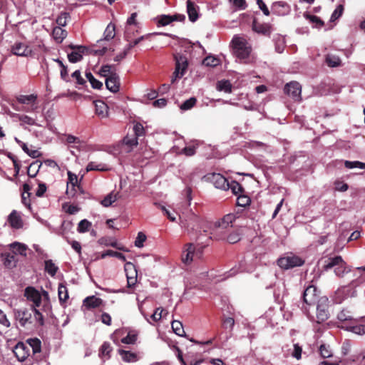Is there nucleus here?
<instances>
[{
  "label": "nucleus",
  "mask_w": 365,
  "mask_h": 365,
  "mask_svg": "<svg viewBox=\"0 0 365 365\" xmlns=\"http://www.w3.org/2000/svg\"><path fill=\"white\" fill-rule=\"evenodd\" d=\"M25 297L33 302V312L34 318L41 325L43 324V317L41 310L49 312L51 308L48 293L44 290L41 292L32 287H28L25 289Z\"/></svg>",
  "instance_id": "obj_1"
},
{
  "label": "nucleus",
  "mask_w": 365,
  "mask_h": 365,
  "mask_svg": "<svg viewBox=\"0 0 365 365\" xmlns=\"http://www.w3.org/2000/svg\"><path fill=\"white\" fill-rule=\"evenodd\" d=\"M235 220V215L227 214L223 218L215 222L211 227L210 238L215 240L225 239L227 233L232 227L233 222Z\"/></svg>",
  "instance_id": "obj_2"
},
{
  "label": "nucleus",
  "mask_w": 365,
  "mask_h": 365,
  "mask_svg": "<svg viewBox=\"0 0 365 365\" xmlns=\"http://www.w3.org/2000/svg\"><path fill=\"white\" fill-rule=\"evenodd\" d=\"M319 263L323 264V271L334 269V274L339 277H343L346 273L349 272L351 270L341 256L322 259Z\"/></svg>",
  "instance_id": "obj_3"
},
{
  "label": "nucleus",
  "mask_w": 365,
  "mask_h": 365,
  "mask_svg": "<svg viewBox=\"0 0 365 365\" xmlns=\"http://www.w3.org/2000/svg\"><path fill=\"white\" fill-rule=\"evenodd\" d=\"M232 44L233 53L237 58L245 60L250 56L251 46L244 37L235 36Z\"/></svg>",
  "instance_id": "obj_4"
},
{
  "label": "nucleus",
  "mask_w": 365,
  "mask_h": 365,
  "mask_svg": "<svg viewBox=\"0 0 365 365\" xmlns=\"http://www.w3.org/2000/svg\"><path fill=\"white\" fill-rule=\"evenodd\" d=\"M16 101L20 106H14V108L17 111L32 113L38 108L37 95L36 94L19 95L16 96Z\"/></svg>",
  "instance_id": "obj_5"
},
{
  "label": "nucleus",
  "mask_w": 365,
  "mask_h": 365,
  "mask_svg": "<svg viewBox=\"0 0 365 365\" xmlns=\"http://www.w3.org/2000/svg\"><path fill=\"white\" fill-rule=\"evenodd\" d=\"M204 220L195 213H191L185 219L180 221L182 227H184L188 234L201 230L206 232L204 229Z\"/></svg>",
  "instance_id": "obj_6"
},
{
  "label": "nucleus",
  "mask_w": 365,
  "mask_h": 365,
  "mask_svg": "<svg viewBox=\"0 0 365 365\" xmlns=\"http://www.w3.org/2000/svg\"><path fill=\"white\" fill-rule=\"evenodd\" d=\"M202 247L193 243L186 244L182 250V261L184 264H190L191 262L201 258Z\"/></svg>",
  "instance_id": "obj_7"
},
{
  "label": "nucleus",
  "mask_w": 365,
  "mask_h": 365,
  "mask_svg": "<svg viewBox=\"0 0 365 365\" xmlns=\"http://www.w3.org/2000/svg\"><path fill=\"white\" fill-rule=\"evenodd\" d=\"M115 36V27L113 24H109L105 31H104V38L103 39H101L97 41V45L95 46L102 47L101 49L96 48L93 49V52L96 55L102 56L107 51V46L104 43L105 41H110L113 39Z\"/></svg>",
  "instance_id": "obj_8"
},
{
  "label": "nucleus",
  "mask_w": 365,
  "mask_h": 365,
  "mask_svg": "<svg viewBox=\"0 0 365 365\" xmlns=\"http://www.w3.org/2000/svg\"><path fill=\"white\" fill-rule=\"evenodd\" d=\"M316 320L318 323L323 322L329 317V299L325 297H320L317 302Z\"/></svg>",
  "instance_id": "obj_9"
},
{
  "label": "nucleus",
  "mask_w": 365,
  "mask_h": 365,
  "mask_svg": "<svg viewBox=\"0 0 365 365\" xmlns=\"http://www.w3.org/2000/svg\"><path fill=\"white\" fill-rule=\"evenodd\" d=\"M304 260L292 253L283 256L278 259L277 264L284 269H292L294 267H299L304 264Z\"/></svg>",
  "instance_id": "obj_10"
},
{
  "label": "nucleus",
  "mask_w": 365,
  "mask_h": 365,
  "mask_svg": "<svg viewBox=\"0 0 365 365\" xmlns=\"http://www.w3.org/2000/svg\"><path fill=\"white\" fill-rule=\"evenodd\" d=\"M356 294V291L354 282L348 286H344L339 288L334 294V301L336 303H341L344 300L349 297H354Z\"/></svg>",
  "instance_id": "obj_11"
},
{
  "label": "nucleus",
  "mask_w": 365,
  "mask_h": 365,
  "mask_svg": "<svg viewBox=\"0 0 365 365\" xmlns=\"http://www.w3.org/2000/svg\"><path fill=\"white\" fill-rule=\"evenodd\" d=\"M284 93L294 101H300L302 99V86L297 81H292L284 86Z\"/></svg>",
  "instance_id": "obj_12"
},
{
  "label": "nucleus",
  "mask_w": 365,
  "mask_h": 365,
  "mask_svg": "<svg viewBox=\"0 0 365 365\" xmlns=\"http://www.w3.org/2000/svg\"><path fill=\"white\" fill-rule=\"evenodd\" d=\"M11 52L18 56H29L32 54V49L24 42L16 41L11 46Z\"/></svg>",
  "instance_id": "obj_13"
},
{
  "label": "nucleus",
  "mask_w": 365,
  "mask_h": 365,
  "mask_svg": "<svg viewBox=\"0 0 365 365\" xmlns=\"http://www.w3.org/2000/svg\"><path fill=\"white\" fill-rule=\"evenodd\" d=\"M319 298L317 287L314 285L309 286L304 292V302L309 306L317 303Z\"/></svg>",
  "instance_id": "obj_14"
},
{
  "label": "nucleus",
  "mask_w": 365,
  "mask_h": 365,
  "mask_svg": "<svg viewBox=\"0 0 365 365\" xmlns=\"http://www.w3.org/2000/svg\"><path fill=\"white\" fill-rule=\"evenodd\" d=\"M175 77H182L185 74L188 63L187 59L185 56L182 55H177L175 56Z\"/></svg>",
  "instance_id": "obj_15"
},
{
  "label": "nucleus",
  "mask_w": 365,
  "mask_h": 365,
  "mask_svg": "<svg viewBox=\"0 0 365 365\" xmlns=\"http://www.w3.org/2000/svg\"><path fill=\"white\" fill-rule=\"evenodd\" d=\"M13 351L19 361H24L29 356L30 349L26 344L19 342Z\"/></svg>",
  "instance_id": "obj_16"
},
{
  "label": "nucleus",
  "mask_w": 365,
  "mask_h": 365,
  "mask_svg": "<svg viewBox=\"0 0 365 365\" xmlns=\"http://www.w3.org/2000/svg\"><path fill=\"white\" fill-rule=\"evenodd\" d=\"M124 269L126 273L128 286L130 287L136 282L137 271L135 265L131 262H126L125 264Z\"/></svg>",
  "instance_id": "obj_17"
},
{
  "label": "nucleus",
  "mask_w": 365,
  "mask_h": 365,
  "mask_svg": "<svg viewBox=\"0 0 365 365\" xmlns=\"http://www.w3.org/2000/svg\"><path fill=\"white\" fill-rule=\"evenodd\" d=\"M271 10L278 16H284L290 12V6L284 1H276L272 4Z\"/></svg>",
  "instance_id": "obj_18"
},
{
  "label": "nucleus",
  "mask_w": 365,
  "mask_h": 365,
  "mask_svg": "<svg viewBox=\"0 0 365 365\" xmlns=\"http://www.w3.org/2000/svg\"><path fill=\"white\" fill-rule=\"evenodd\" d=\"M14 316L20 324L24 327L26 324L31 323V314L26 309L14 310Z\"/></svg>",
  "instance_id": "obj_19"
},
{
  "label": "nucleus",
  "mask_w": 365,
  "mask_h": 365,
  "mask_svg": "<svg viewBox=\"0 0 365 365\" xmlns=\"http://www.w3.org/2000/svg\"><path fill=\"white\" fill-rule=\"evenodd\" d=\"M73 51L68 54V61L71 63L80 61L83 58V53L86 51V48L81 46H71Z\"/></svg>",
  "instance_id": "obj_20"
},
{
  "label": "nucleus",
  "mask_w": 365,
  "mask_h": 365,
  "mask_svg": "<svg viewBox=\"0 0 365 365\" xmlns=\"http://www.w3.org/2000/svg\"><path fill=\"white\" fill-rule=\"evenodd\" d=\"M210 180L217 188L227 190V188L229 187L227 180L219 173H213L210 178Z\"/></svg>",
  "instance_id": "obj_21"
},
{
  "label": "nucleus",
  "mask_w": 365,
  "mask_h": 365,
  "mask_svg": "<svg viewBox=\"0 0 365 365\" xmlns=\"http://www.w3.org/2000/svg\"><path fill=\"white\" fill-rule=\"evenodd\" d=\"M96 114L101 118H105L108 116V107L101 100L94 101Z\"/></svg>",
  "instance_id": "obj_22"
},
{
  "label": "nucleus",
  "mask_w": 365,
  "mask_h": 365,
  "mask_svg": "<svg viewBox=\"0 0 365 365\" xmlns=\"http://www.w3.org/2000/svg\"><path fill=\"white\" fill-rule=\"evenodd\" d=\"M106 88L113 93H116L119 90L120 82L117 74H113L106 79Z\"/></svg>",
  "instance_id": "obj_23"
},
{
  "label": "nucleus",
  "mask_w": 365,
  "mask_h": 365,
  "mask_svg": "<svg viewBox=\"0 0 365 365\" xmlns=\"http://www.w3.org/2000/svg\"><path fill=\"white\" fill-rule=\"evenodd\" d=\"M185 19L184 15L177 14L173 16L162 15L158 17V24L161 26H167L174 21H182Z\"/></svg>",
  "instance_id": "obj_24"
},
{
  "label": "nucleus",
  "mask_w": 365,
  "mask_h": 365,
  "mask_svg": "<svg viewBox=\"0 0 365 365\" xmlns=\"http://www.w3.org/2000/svg\"><path fill=\"white\" fill-rule=\"evenodd\" d=\"M8 222L11 227L19 229L23 226V222L21 216L16 210H13L8 217Z\"/></svg>",
  "instance_id": "obj_25"
},
{
  "label": "nucleus",
  "mask_w": 365,
  "mask_h": 365,
  "mask_svg": "<svg viewBox=\"0 0 365 365\" xmlns=\"http://www.w3.org/2000/svg\"><path fill=\"white\" fill-rule=\"evenodd\" d=\"M138 144L137 136L128 134L123 140V145L127 147V152H130Z\"/></svg>",
  "instance_id": "obj_26"
},
{
  "label": "nucleus",
  "mask_w": 365,
  "mask_h": 365,
  "mask_svg": "<svg viewBox=\"0 0 365 365\" xmlns=\"http://www.w3.org/2000/svg\"><path fill=\"white\" fill-rule=\"evenodd\" d=\"M102 303L103 300L95 296L88 297L83 300V305L88 309L99 307Z\"/></svg>",
  "instance_id": "obj_27"
},
{
  "label": "nucleus",
  "mask_w": 365,
  "mask_h": 365,
  "mask_svg": "<svg viewBox=\"0 0 365 365\" xmlns=\"http://www.w3.org/2000/svg\"><path fill=\"white\" fill-rule=\"evenodd\" d=\"M86 171H108L110 168L107 164L97 162H90L86 166Z\"/></svg>",
  "instance_id": "obj_28"
},
{
  "label": "nucleus",
  "mask_w": 365,
  "mask_h": 365,
  "mask_svg": "<svg viewBox=\"0 0 365 365\" xmlns=\"http://www.w3.org/2000/svg\"><path fill=\"white\" fill-rule=\"evenodd\" d=\"M187 11L191 21H195L198 18V14L195 4L191 0L187 1Z\"/></svg>",
  "instance_id": "obj_29"
},
{
  "label": "nucleus",
  "mask_w": 365,
  "mask_h": 365,
  "mask_svg": "<svg viewBox=\"0 0 365 365\" xmlns=\"http://www.w3.org/2000/svg\"><path fill=\"white\" fill-rule=\"evenodd\" d=\"M10 247L14 255H21L22 256L26 255L27 247L26 245L15 242L11 244Z\"/></svg>",
  "instance_id": "obj_30"
},
{
  "label": "nucleus",
  "mask_w": 365,
  "mask_h": 365,
  "mask_svg": "<svg viewBox=\"0 0 365 365\" xmlns=\"http://www.w3.org/2000/svg\"><path fill=\"white\" fill-rule=\"evenodd\" d=\"M53 37L58 43H61L66 37L67 32L62 27L56 26L53 30Z\"/></svg>",
  "instance_id": "obj_31"
},
{
  "label": "nucleus",
  "mask_w": 365,
  "mask_h": 365,
  "mask_svg": "<svg viewBox=\"0 0 365 365\" xmlns=\"http://www.w3.org/2000/svg\"><path fill=\"white\" fill-rule=\"evenodd\" d=\"M118 198V193L111 192L107 195L101 202L103 207H108L110 206Z\"/></svg>",
  "instance_id": "obj_32"
},
{
  "label": "nucleus",
  "mask_w": 365,
  "mask_h": 365,
  "mask_svg": "<svg viewBox=\"0 0 365 365\" xmlns=\"http://www.w3.org/2000/svg\"><path fill=\"white\" fill-rule=\"evenodd\" d=\"M41 341L37 338L29 339L26 341V344L29 348H31L34 354H37L41 351Z\"/></svg>",
  "instance_id": "obj_33"
},
{
  "label": "nucleus",
  "mask_w": 365,
  "mask_h": 365,
  "mask_svg": "<svg viewBox=\"0 0 365 365\" xmlns=\"http://www.w3.org/2000/svg\"><path fill=\"white\" fill-rule=\"evenodd\" d=\"M252 29L257 33L266 34L269 31V26L267 24L258 23L256 20L253 21Z\"/></svg>",
  "instance_id": "obj_34"
},
{
  "label": "nucleus",
  "mask_w": 365,
  "mask_h": 365,
  "mask_svg": "<svg viewBox=\"0 0 365 365\" xmlns=\"http://www.w3.org/2000/svg\"><path fill=\"white\" fill-rule=\"evenodd\" d=\"M14 117L16 118L21 122V125H34L36 124L35 120L26 115L14 114Z\"/></svg>",
  "instance_id": "obj_35"
},
{
  "label": "nucleus",
  "mask_w": 365,
  "mask_h": 365,
  "mask_svg": "<svg viewBox=\"0 0 365 365\" xmlns=\"http://www.w3.org/2000/svg\"><path fill=\"white\" fill-rule=\"evenodd\" d=\"M120 354L123 359V360L125 362H135L138 361V356L135 354L124 351V350H120L119 351Z\"/></svg>",
  "instance_id": "obj_36"
},
{
  "label": "nucleus",
  "mask_w": 365,
  "mask_h": 365,
  "mask_svg": "<svg viewBox=\"0 0 365 365\" xmlns=\"http://www.w3.org/2000/svg\"><path fill=\"white\" fill-rule=\"evenodd\" d=\"M111 351L112 347L110 344L108 342L103 343L100 350V357L103 360L108 359L110 358L109 354Z\"/></svg>",
  "instance_id": "obj_37"
},
{
  "label": "nucleus",
  "mask_w": 365,
  "mask_h": 365,
  "mask_svg": "<svg viewBox=\"0 0 365 365\" xmlns=\"http://www.w3.org/2000/svg\"><path fill=\"white\" fill-rule=\"evenodd\" d=\"M99 73L107 78L108 77L113 76V74H116L115 68L110 65L103 66L100 69Z\"/></svg>",
  "instance_id": "obj_38"
},
{
  "label": "nucleus",
  "mask_w": 365,
  "mask_h": 365,
  "mask_svg": "<svg viewBox=\"0 0 365 365\" xmlns=\"http://www.w3.org/2000/svg\"><path fill=\"white\" fill-rule=\"evenodd\" d=\"M171 327L173 331L180 336L185 335V331L182 327V324L178 320H173L171 323Z\"/></svg>",
  "instance_id": "obj_39"
},
{
  "label": "nucleus",
  "mask_w": 365,
  "mask_h": 365,
  "mask_svg": "<svg viewBox=\"0 0 365 365\" xmlns=\"http://www.w3.org/2000/svg\"><path fill=\"white\" fill-rule=\"evenodd\" d=\"M92 226V224L88 220L84 219L79 222L77 227V231L79 233H84L88 232Z\"/></svg>",
  "instance_id": "obj_40"
},
{
  "label": "nucleus",
  "mask_w": 365,
  "mask_h": 365,
  "mask_svg": "<svg viewBox=\"0 0 365 365\" xmlns=\"http://www.w3.org/2000/svg\"><path fill=\"white\" fill-rule=\"evenodd\" d=\"M217 89L220 91L225 93H230L232 91V85L229 81L222 80L218 81L217 84Z\"/></svg>",
  "instance_id": "obj_41"
},
{
  "label": "nucleus",
  "mask_w": 365,
  "mask_h": 365,
  "mask_svg": "<svg viewBox=\"0 0 365 365\" xmlns=\"http://www.w3.org/2000/svg\"><path fill=\"white\" fill-rule=\"evenodd\" d=\"M58 294L61 302H66L68 299V293L66 287L60 284L58 288Z\"/></svg>",
  "instance_id": "obj_42"
},
{
  "label": "nucleus",
  "mask_w": 365,
  "mask_h": 365,
  "mask_svg": "<svg viewBox=\"0 0 365 365\" xmlns=\"http://www.w3.org/2000/svg\"><path fill=\"white\" fill-rule=\"evenodd\" d=\"M45 269L51 276L53 277L56 274L58 268L52 260L48 259L45 261Z\"/></svg>",
  "instance_id": "obj_43"
},
{
  "label": "nucleus",
  "mask_w": 365,
  "mask_h": 365,
  "mask_svg": "<svg viewBox=\"0 0 365 365\" xmlns=\"http://www.w3.org/2000/svg\"><path fill=\"white\" fill-rule=\"evenodd\" d=\"M345 329L359 335H363L365 334V325L363 324L350 325L346 327Z\"/></svg>",
  "instance_id": "obj_44"
},
{
  "label": "nucleus",
  "mask_w": 365,
  "mask_h": 365,
  "mask_svg": "<svg viewBox=\"0 0 365 365\" xmlns=\"http://www.w3.org/2000/svg\"><path fill=\"white\" fill-rule=\"evenodd\" d=\"M345 167L349 169L359 168L365 169V163L359 161H348L346 160L344 163Z\"/></svg>",
  "instance_id": "obj_45"
},
{
  "label": "nucleus",
  "mask_w": 365,
  "mask_h": 365,
  "mask_svg": "<svg viewBox=\"0 0 365 365\" xmlns=\"http://www.w3.org/2000/svg\"><path fill=\"white\" fill-rule=\"evenodd\" d=\"M0 326L5 329H9L11 327L10 320L1 309H0Z\"/></svg>",
  "instance_id": "obj_46"
},
{
  "label": "nucleus",
  "mask_w": 365,
  "mask_h": 365,
  "mask_svg": "<svg viewBox=\"0 0 365 365\" xmlns=\"http://www.w3.org/2000/svg\"><path fill=\"white\" fill-rule=\"evenodd\" d=\"M137 336L136 333L130 331L125 337L122 339L121 341L127 344H133L137 340Z\"/></svg>",
  "instance_id": "obj_47"
},
{
  "label": "nucleus",
  "mask_w": 365,
  "mask_h": 365,
  "mask_svg": "<svg viewBox=\"0 0 365 365\" xmlns=\"http://www.w3.org/2000/svg\"><path fill=\"white\" fill-rule=\"evenodd\" d=\"M197 99L194 97L189 98L185 101L180 106V109L183 110H187L191 109L196 103Z\"/></svg>",
  "instance_id": "obj_48"
},
{
  "label": "nucleus",
  "mask_w": 365,
  "mask_h": 365,
  "mask_svg": "<svg viewBox=\"0 0 365 365\" xmlns=\"http://www.w3.org/2000/svg\"><path fill=\"white\" fill-rule=\"evenodd\" d=\"M326 62L330 67H336L340 65L341 60L339 57L335 56H327Z\"/></svg>",
  "instance_id": "obj_49"
},
{
  "label": "nucleus",
  "mask_w": 365,
  "mask_h": 365,
  "mask_svg": "<svg viewBox=\"0 0 365 365\" xmlns=\"http://www.w3.org/2000/svg\"><path fill=\"white\" fill-rule=\"evenodd\" d=\"M69 18V14L66 12L61 13L56 19L58 26L63 27L67 24V21Z\"/></svg>",
  "instance_id": "obj_50"
},
{
  "label": "nucleus",
  "mask_w": 365,
  "mask_h": 365,
  "mask_svg": "<svg viewBox=\"0 0 365 365\" xmlns=\"http://www.w3.org/2000/svg\"><path fill=\"white\" fill-rule=\"evenodd\" d=\"M68 182L67 187L71 185L73 187L78 183V178L76 174L72 173L71 171H68ZM67 192H68V188H67Z\"/></svg>",
  "instance_id": "obj_51"
},
{
  "label": "nucleus",
  "mask_w": 365,
  "mask_h": 365,
  "mask_svg": "<svg viewBox=\"0 0 365 365\" xmlns=\"http://www.w3.org/2000/svg\"><path fill=\"white\" fill-rule=\"evenodd\" d=\"M320 354L323 358H329L332 356V351L329 346L322 344L319 348Z\"/></svg>",
  "instance_id": "obj_52"
},
{
  "label": "nucleus",
  "mask_w": 365,
  "mask_h": 365,
  "mask_svg": "<svg viewBox=\"0 0 365 365\" xmlns=\"http://www.w3.org/2000/svg\"><path fill=\"white\" fill-rule=\"evenodd\" d=\"M344 11V6L341 4H339L336 6L334 12L332 13L331 16L330 21H334L335 20L338 19L343 14Z\"/></svg>",
  "instance_id": "obj_53"
},
{
  "label": "nucleus",
  "mask_w": 365,
  "mask_h": 365,
  "mask_svg": "<svg viewBox=\"0 0 365 365\" xmlns=\"http://www.w3.org/2000/svg\"><path fill=\"white\" fill-rule=\"evenodd\" d=\"M230 4L238 10H244L247 8L245 0H229Z\"/></svg>",
  "instance_id": "obj_54"
},
{
  "label": "nucleus",
  "mask_w": 365,
  "mask_h": 365,
  "mask_svg": "<svg viewBox=\"0 0 365 365\" xmlns=\"http://www.w3.org/2000/svg\"><path fill=\"white\" fill-rule=\"evenodd\" d=\"M230 189L232 190L233 194L237 195L241 192L242 187L237 182L232 181L231 182H229V187L227 188V190Z\"/></svg>",
  "instance_id": "obj_55"
},
{
  "label": "nucleus",
  "mask_w": 365,
  "mask_h": 365,
  "mask_svg": "<svg viewBox=\"0 0 365 365\" xmlns=\"http://www.w3.org/2000/svg\"><path fill=\"white\" fill-rule=\"evenodd\" d=\"M219 63V60L213 56H207L202 61L206 66H216Z\"/></svg>",
  "instance_id": "obj_56"
},
{
  "label": "nucleus",
  "mask_w": 365,
  "mask_h": 365,
  "mask_svg": "<svg viewBox=\"0 0 365 365\" xmlns=\"http://www.w3.org/2000/svg\"><path fill=\"white\" fill-rule=\"evenodd\" d=\"M16 259L14 255H7L4 259V264L9 268L16 266Z\"/></svg>",
  "instance_id": "obj_57"
},
{
  "label": "nucleus",
  "mask_w": 365,
  "mask_h": 365,
  "mask_svg": "<svg viewBox=\"0 0 365 365\" xmlns=\"http://www.w3.org/2000/svg\"><path fill=\"white\" fill-rule=\"evenodd\" d=\"M133 135L138 137L143 136L144 135V128L142 124L138 123H135L133 126Z\"/></svg>",
  "instance_id": "obj_58"
},
{
  "label": "nucleus",
  "mask_w": 365,
  "mask_h": 365,
  "mask_svg": "<svg viewBox=\"0 0 365 365\" xmlns=\"http://www.w3.org/2000/svg\"><path fill=\"white\" fill-rule=\"evenodd\" d=\"M22 149L27 155L33 158H36L40 155L38 150L30 149L27 145H22Z\"/></svg>",
  "instance_id": "obj_59"
},
{
  "label": "nucleus",
  "mask_w": 365,
  "mask_h": 365,
  "mask_svg": "<svg viewBox=\"0 0 365 365\" xmlns=\"http://www.w3.org/2000/svg\"><path fill=\"white\" fill-rule=\"evenodd\" d=\"M145 240H146L145 235L143 234L141 232H138V236H137V237L135 239V247H140V248L143 247V243L145 242Z\"/></svg>",
  "instance_id": "obj_60"
},
{
  "label": "nucleus",
  "mask_w": 365,
  "mask_h": 365,
  "mask_svg": "<svg viewBox=\"0 0 365 365\" xmlns=\"http://www.w3.org/2000/svg\"><path fill=\"white\" fill-rule=\"evenodd\" d=\"M337 318L341 322H346V321H352L353 319L351 316L349 314V313L346 311H341L339 312L337 315Z\"/></svg>",
  "instance_id": "obj_61"
},
{
  "label": "nucleus",
  "mask_w": 365,
  "mask_h": 365,
  "mask_svg": "<svg viewBox=\"0 0 365 365\" xmlns=\"http://www.w3.org/2000/svg\"><path fill=\"white\" fill-rule=\"evenodd\" d=\"M225 238L227 242L232 244L235 243L240 240V235L236 232L230 233L227 237H225Z\"/></svg>",
  "instance_id": "obj_62"
},
{
  "label": "nucleus",
  "mask_w": 365,
  "mask_h": 365,
  "mask_svg": "<svg viewBox=\"0 0 365 365\" xmlns=\"http://www.w3.org/2000/svg\"><path fill=\"white\" fill-rule=\"evenodd\" d=\"M165 310L161 309V308H158L156 309V310L155 311V312L151 315V319L154 321V322H158L159 321L162 317H163V313Z\"/></svg>",
  "instance_id": "obj_63"
},
{
  "label": "nucleus",
  "mask_w": 365,
  "mask_h": 365,
  "mask_svg": "<svg viewBox=\"0 0 365 365\" xmlns=\"http://www.w3.org/2000/svg\"><path fill=\"white\" fill-rule=\"evenodd\" d=\"M250 202V198L245 195H241L237 198V205L241 207H245L248 205Z\"/></svg>",
  "instance_id": "obj_64"
}]
</instances>
